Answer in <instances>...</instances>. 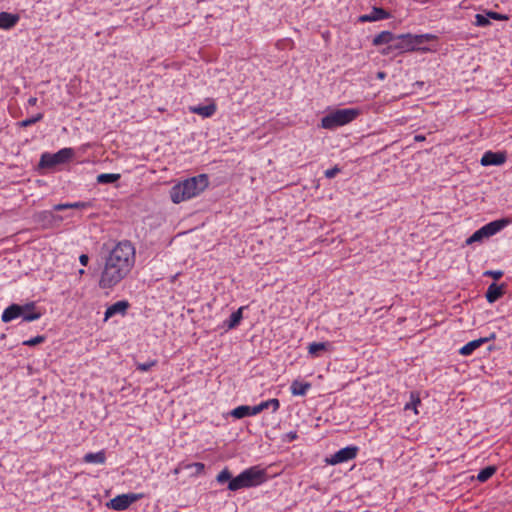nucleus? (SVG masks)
<instances>
[{
  "label": "nucleus",
  "instance_id": "obj_1",
  "mask_svg": "<svg viewBox=\"0 0 512 512\" xmlns=\"http://www.w3.org/2000/svg\"><path fill=\"white\" fill-rule=\"evenodd\" d=\"M136 261L134 245L128 240L118 242L105 257L98 285L101 289H112L132 271Z\"/></svg>",
  "mask_w": 512,
  "mask_h": 512
},
{
  "label": "nucleus",
  "instance_id": "obj_2",
  "mask_svg": "<svg viewBox=\"0 0 512 512\" xmlns=\"http://www.w3.org/2000/svg\"><path fill=\"white\" fill-rule=\"evenodd\" d=\"M208 186V177L205 174L194 176L175 184L170 190L173 203L179 204L198 196Z\"/></svg>",
  "mask_w": 512,
  "mask_h": 512
},
{
  "label": "nucleus",
  "instance_id": "obj_3",
  "mask_svg": "<svg viewBox=\"0 0 512 512\" xmlns=\"http://www.w3.org/2000/svg\"><path fill=\"white\" fill-rule=\"evenodd\" d=\"M438 38L434 34L426 33V34H400L396 35L395 42L393 43V47L396 48V51L399 54L421 51V52H429L430 48L424 47L423 44L429 41H436Z\"/></svg>",
  "mask_w": 512,
  "mask_h": 512
},
{
  "label": "nucleus",
  "instance_id": "obj_4",
  "mask_svg": "<svg viewBox=\"0 0 512 512\" xmlns=\"http://www.w3.org/2000/svg\"><path fill=\"white\" fill-rule=\"evenodd\" d=\"M267 481L266 470L260 466H252L242 471L228 483L230 491H238L243 488L256 487Z\"/></svg>",
  "mask_w": 512,
  "mask_h": 512
},
{
  "label": "nucleus",
  "instance_id": "obj_5",
  "mask_svg": "<svg viewBox=\"0 0 512 512\" xmlns=\"http://www.w3.org/2000/svg\"><path fill=\"white\" fill-rule=\"evenodd\" d=\"M360 114L358 109L344 108L334 110L321 119V127L328 130H334L338 127L349 124Z\"/></svg>",
  "mask_w": 512,
  "mask_h": 512
},
{
  "label": "nucleus",
  "instance_id": "obj_6",
  "mask_svg": "<svg viewBox=\"0 0 512 512\" xmlns=\"http://www.w3.org/2000/svg\"><path fill=\"white\" fill-rule=\"evenodd\" d=\"M512 223V220L509 218H502L488 224L482 226L480 229L476 230L470 237L466 239V244L471 245L476 242H482L484 239H488L491 236H494L502 229L507 227Z\"/></svg>",
  "mask_w": 512,
  "mask_h": 512
},
{
  "label": "nucleus",
  "instance_id": "obj_7",
  "mask_svg": "<svg viewBox=\"0 0 512 512\" xmlns=\"http://www.w3.org/2000/svg\"><path fill=\"white\" fill-rule=\"evenodd\" d=\"M74 157L75 150L71 147L62 148L56 153L45 152L40 157L39 167L52 169L57 165L71 162Z\"/></svg>",
  "mask_w": 512,
  "mask_h": 512
},
{
  "label": "nucleus",
  "instance_id": "obj_8",
  "mask_svg": "<svg viewBox=\"0 0 512 512\" xmlns=\"http://www.w3.org/2000/svg\"><path fill=\"white\" fill-rule=\"evenodd\" d=\"M359 448L355 445L346 446L325 459L328 465L346 463L357 457Z\"/></svg>",
  "mask_w": 512,
  "mask_h": 512
},
{
  "label": "nucleus",
  "instance_id": "obj_9",
  "mask_svg": "<svg viewBox=\"0 0 512 512\" xmlns=\"http://www.w3.org/2000/svg\"><path fill=\"white\" fill-rule=\"evenodd\" d=\"M143 494L128 493L117 495L108 503V507L116 511L126 510L132 503L140 500Z\"/></svg>",
  "mask_w": 512,
  "mask_h": 512
},
{
  "label": "nucleus",
  "instance_id": "obj_10",
  "mask_svg": "<svg viewBox=\"0 0 512 512\" xmlns=\"http://www.w3.org/2000/svg\"><path fill=\"white\" fill-rule=\"evenodd\" d=\"M25 308L26 309L33 308V302L26 303L24 305L11 304L6 309H4L2 316H1V320L4 323L11 322L12 320H14L16 318L21 317V315L23 314V310Z\"/></svg>",
  "mask_w": 512,
  "mask_h": 512
},
{
  "label": "nucleus",
  "instance_id": "obj_11",
  "mask_svg": "<svg viewBox=\"0 0 512 512\" xmlns=\"http://www.w3.org/2000/svg\"><path fill=\"white\" fill-rule=\"evenodd\" d=\"M506 152L487 151L483 154L480 163L482 166H499L506 162Z\"/></svg>",
  "mask_w": 512,
  "mask_h": 512
},
{
  "label": "nucleus",
  "instance_id": "obj_12",
  "mask_svg": "<svg viewBox=\"0 0 512 512\" xmlns=\"http://www.w3.org/2000/svg\"><path fill=\"white\" fill-rule=\"evenodd\" d=\"M390 17L389 12L380 7H373L371 12L368 14L361 15L359 17L360 22H375L379 20H385Z\"/></svg>",
  "mask_w": 512,
  "mask_h": 512
},
{
  "label": "nucleus",
  "instance_id": "obj_13",
  "mask_svg": "<svg viewBox=\"0 0 512 512\" xmlns=\"http://www.w3.org/2000/svg\"><path fill=\"white\" fill-rule=\"evenodd\" d=\"M128 308H129V302L128 301H126V300L118 301V302L110 305L106 309L104 320L106 321V320H108L109 318L113 317L116 314L125 315Z\"/></svg>",
  "mask_w": 512,
  "mask_h": 512
},
{
  "label": "nucleus",
  "instance_id": "obj_14",
  "mask_svg": "<svg viewBox=\"0 0 512 512\" xmlns=\"http://www.w3.org/2000/svg\"><path fill=\"white\" fill-rule=\"evenodd\" d=\"M217 110V106L214 102H211L208 105H197L189 107V111L191 113L200 115L204 118L212 117Z\"/></svg>",
  "mask_w": 512,
  "mask_h": 512
},
{
  "label": "nucleus",
  "instance_id": "obj_15",
  "mask_svg": "<svg viewBox=\"0 0 512 512\" xmlns=\"http://www.w3.org/2000/svg\"><path fill=\"white\" fill-rule=\"evenodd\" d=\"M19 20L20 17L18 14L0 12V29L9 30L16 26Z\"/></svg>",
  "mask_w": 512,
  "mask_h": 512
},
{
  "label": "nucleus",
  "instance_id": "obj_16",
  "mask_svg": "<svg viewBox=\"0 0 512 512\" xmlns=\"http://www.w3.org/2000/svg\"><path fill=\"white\" fill-rule=\"evenodd\" d=\"M231 416L236 419H241L244 417H250L257 415V409L256 406H248V405H241L236 408H234L230 412Z\"/></svg>",
  "mask_w": 512,
  "mask_h": 512
},
{
  "label": "nucleus",
  "instance_id": "obj_17",
  "mask_svg": "<svg viewBox=\"0 0 512 512\" xmlns=\"http://www.w3.org/2000/svg\"><path fill=\"white\" fill-rule=\"evenodd\" d=\"M504 294L503 285H497L496 283H492L488 286L485 297L489 303L496 302L499 298H501Z\"/></svg>",
  "mask_w": 512,
  "mask_h": 512
},
{
  "label": "nucleus",
  "instance_id": "obj_18",
  "mask_svg": "<svg viewBox=\"0 0 512 512\" xmlns=\"http://www.w3.org/2000/svg\"><path fill=\"white\" fill-rule=\"evenodd\" d=\"M489 338H479L476 340H472L465 344L460 350L459 353L463 356L471 355L476 349L481 347L484 343L488 342Z\"/></svg>",
  "mask_w": 512,
  "mask_h": 512
},
{
  "label": "nucleus",
  "instance_id": "obj_19",
  "mask_svg": "<svg viewBox=\"0 0 512 512\" xmlns=\"http://www.w3.org/2000/svg\"><path fill=\"white\" fill-rule=\"evenodd\" d=\"M395 37L396 35L390 31H382L373 38L372 44L374 46H380L384 44L388 45L392 42H395Z\"/></svg>",
  "mask_w": 512,
  "mask_h": 512
},
{
  "label": "nucleus",
  "instance_id": "obj_20",
  "mask_svg": "<svg viewBox=\"0 0 512 512\" xmlns=\"http://www.w3.org/2000/svg\"><path fill=\"white\" fill-rule=\"evenodd\" d=\"M310 388L311 384L309 382L295 380L290 386V391L294 396H304Z\"/></svg>",
  "mask_w": 512,
  "mask_h": 512
},
{
  "label": "nucleus",
  "instance_id": "obj_21",
  "mask_svg": "<svg viewBox=\"0 0 512 512\" xmlns=\"http://www.w3.org/2000/svg\"><path fill=\"white\" fill-rule=\"evenodd\" d=\"M242 318H243V307H240L238 310H236L235 312H233L230 315L229 319H227L224 322V325L228 330L234 329L240 324Z\"/></svg>",
  "mask_w": 512,
  "mask_h": 512
},
{
  "label": "nucleus",
  "instance_id": "obj_22",
  "mask_svg": "<svg viewBox=\"0 0 512 512\" xmlns=\"http://www.w3.org/2000/svg\"><path fill=\"white\" fill-rule=\"evenodd\" d=\"M83 461L85 463L104 464L106 461V453L104 450L98 451L96 453H87L84 455Z\"/></svg>",
  "mask_w": 512,
  "mask_h": 512
},
{
  "label": "nucleus",
  "instance_id": "obj_23",
  "mask_svg": "<svg viewBox=\"0 0 512 512\" xmlns=\"http://www.w3.org/2000/svg\"><path fill=\"white\" fill-rule=\"evenodd\" d=\"M42 316L41 311L38 310L36 304L33 302V308H25L21 315L23 321L31 322L38 320Z\"/></svg>",
  "mask_w": 512,
  "mask_h": 512
},
{
  "label": "nucleus",
  "instance_id": "obj_24",
  "mask_svg": "<svg viewBox=\"0 0 512 512\" xmlns=\"http://www.w3.org/2000/svg\"><path fill=\"white\" fill-rule=\"evenodd\" d=\"M329 346L328 342H312L308 345V353L312 357H319L320 352L326 351Z\"/></svg>",
  "mask_w": 512,
  "mask_h": 512
},
{
  "label": "nucleus",
  "instance_id": "obj_25",
  "mask_svg": "<svg viewBox=\"0 0 512 512\" xmlns=\"http://www.w3.org/2000/svg\"><path fill=\"white\" fill-rule=\"evenodd\" d=\"M255 406L258 414L269 408H272V411L276 412L280 407V402L278 399L273 398L266 401H262L261 403Z\"/></svg>",
  "mask_w": 512,
  "mask_h": 512
},
{
  "label": "nucleus",
  "instance_id": "obj_26",
  "mask_svg": "<svg viewBox=\"0 0 512 512\" xmlns=\"http://www.w3.org/2000/svg\"><path fill=\"white\" fill-rule=\"evenodd\" d=\"M497 468L495 466H487L484 469L480 470L477 475V480L479 482H486L490 479L495 473Z\"/></svg>",
  "mask_w": 512,
  "mask_h": 512
},
{
  "label": "nucleus",
  "instance_id": "obj_27",
  "mask_svg": "<svg viewBox=\"0 0 512 512\" xmlns=\"http://www.w3.org/2000/svg\"><path fill=\"white\" fill-rule=\"evenodd\" d=\"M120 179V174L102 173L97 176V182L100 184L114 183Z\"/></svg>",
  "mask_w": 512,
  "mask_h": 512
},
{
  "label": "nucleus",
  "instance_id": "obj_28",
  "mask_svg": "<svg viewBox=\"0 0 512 512\" xmlns=\"http://www.w3.org/2000/svg\"><path fill=\"white\" fill-rule=\"evenodd\" d=\"M421 403L419 394L416 392L410 393V401L405 404L404 409L405 410H413L415 414H418L417 406Z\"/></svg>",
  "mask_w": 512,
  "mask_h": 512
},
{
  "label": "nucleus",
  "instance_id": "obj_29",
  "mask_svg": "<svg viewBox=\"0 0 512 512\" xmlns=\"http://www.w3.org/2000/svg\"><path fill=\"white\" fill-rule=\"evenodd\" d=\"M44 117V114L43 113H37L36 115L30 117V118H27V119H24L20 122H18V126L22 127V128H26L28 126H31L39 121H41Z\"/></svg>",
  "mask_w": 512,
  "mask_h": 512
},
{
  "label": "nucleus",
  "instance_id": "obj_30",
  "mask_svg": "<svg viewBox=\"0 0 512 512\" xmlns=\"http://www.w3.org/2000/svg\"><path fill=\"white\" fill-rule=\"evenodd\" d=\"M474 24L478 27H486V26H489L491 23H490V20H489V17L487 16V14L486 15L476 14Z\"/></svg>",
  "mask_w": 512,
  "mask_h": 512
},
{
  "label": "nucleus",
  "instance_id": "obj_31",
  "mask_svg": "<svg viewBox=\"0 0 512 512\" xmlns=\"http://www.w3.org/2000/svg\"><path fill=\"white\" fill-rule=\"evenodd\" d=\"M156 365H157V360H150V361H147L145 363H137L136 364V369L141 371V372H147L152 367H154Z\"/></svg>",
  "mask_w": 512,
  "mask_h": 512
},
{
  "label": "nucleus",
  "instance_id": "obj_32",
  "mask_svg": "<svg viewBox=\"0 0 512 512\" xmlns=\"http://www.w3.org/2000/svg\"><path fill=\"white\" fill-rule=\"evenodd\" d=\"M217 481L218 483L220 484H223L227 481H231L233 478H232V475L230 473V471L228 469H223L218 475H217Z\"/></svg>",
  "mask_w": 512,
  "mask_h": 512
},
{
  "label": "nucleus",
  "instance_id": "obj_33",
  "mask_svg": "<svg viewBox=\"0 0 512 512\" xmlns=\"http://www.w3.org/2000/svg\"><path fill=\"white\" fill-rule=\"evenodd\" d=\"M45 341V337L42 336V335H38L34 338H31L29 340H26L23 342V345H26V346H35V345H38L40 343H43Z\"/></svg>",
  "mask_w": 512,
  "mask_h": 512
},
{
  "label": "nucleus",
  "instance_id": "obj_34",
  "mask_svg": "<svg viewBox=\"0 0 512 512\" xmlns=\"http://www.w3.org/2000/svg\"><path fill=\"white\" fill-rule=\"evenodd\" d=\"M487 16L489 17V19L498 20V21L508 20L507 15L501 14L498 12H494V11H487Z\"/></svg>",
  "mask_w": 512,
  "mask_h": 512
},
{
  "label": "nucleus",
  "instance_id": "obj_35",
  "mask_svg": "<svg viewBox=\"0 0 512 512\" xmlns=\"http://www.w3.org/2000/svg\"><path fill=\"white\" fill-rule=\"evenodd\" d=\"M72 209H86L92 206L91 202L78 201L71 203Z\"/></svg>",
  "mask_w": 512,
  "mask_h": 512
},
{
  "label": "nucleus",
  "instance_id": "obj_36",
  "mask_svg": "<svg viewBox=\"0 0 512 512\" xmlns=\"http://www.w3.org/2000/svg\"><path fill=\"white\" fill-rule=\"evenodd\" d=\"M340 172V169L338 167H333L331 169H328L325 171L326 178H334L338 173Z\"/></svg>",
  "mask_w": 512,
  "mask_h": 512
},
{
  "label": "nucleus",
  "instance_id": "obj_37",
  "mask_svg": "<svg viewBox=\"0 0 512 512\" xmlns=\"http://www.w3.org/2000/svg\"><path fill=\"white\" fill-rule=\"evenodd\" d=\"M485 275L490 276V277L494 278L495 280H498L503 276V272L500 270H497V271L490 270V271H486Z\"/></svg>",
  "mask_w": 512,
  "mask_h": 512
},
{
  "label": "nucleus",
  "instance_id": "obj_38",
  "mask_svg": "<svg viewBox=\"0 0 512 512\" xmlns=\"http://www.w3.org/2000/svg\"><path fill=\"white\" fill-rule=\"evenodd\" d=\"M53 209L55 211H62V210H66V209H72V206H71V203H60V204L54 205Z\"/></svg>",
  "mask_w": 512,
  "mask_h": 512
},
{
  "label": "nucleus",
  "instance_id": "obj_39",
  "mask_svg": "<svg viewBox=\"0 0 512 512\" xmlns=\"http://www.w3.org/2000/svg\"><path fill=\"white\" fill-rule=\"evenodd\" d=\"M188 467H194L197 474L203 473V471L205 469V465L201 462L193 463V464L189 465Z\"/></svg>",
  "mask_w": 512,
  "mask_h": 512
},
{
  "label": "nucleus",
  "instance_id": "obj_40",
  "mask_svg": "<svg viewBox=\"0 0 512 512\" xmlns=\"http://www.w3.org/2000/svg\"><path fill=\"white\" fill-rule=\"evenodd\" d=\"M396 51V48L393 47V42L388 44V46L381 50L382 55H389L390 53Z\"/></svg>",
  "mask_w": 512,
  "mask_h": 512
},
{
  "label": "nucleus",
  "instance_id": "obj_41",
  "mask_svg": "<svg viewBox=\"0 0 512 512\" xmlns=\"http://www.w3.org/2000/svg\"><path fill=\"white\" fill-rule=\"evenodd\" d=\"M79 262L82 266H87L89 262V256L87 254H81L79 256Z\"/></svg>",
  "mask_w": 512,
  "mask_h": 512
},
{
  "label": "nucleus",
  "instance_id": "obj_42",
  "mask_svg": "<svg viewBox=\"0 0 512 512\" xmlns=\"http://www.w3.org/2000/svg\"><path fill=\"white\" fill-rule=\"evenodd\" d=\"M285 437H286V440L291 442V441L296 440L298 438V435H297V432L291 431V432L287 433Z\"/></svg>",
  "mask_w": 512,
  "mask_h": 512
},
{
  "label": "nucleus",
  "instance_id": "obj_43",
  "mask_svg": "<svg viewBox=\"0 0 512 512\" xmlns=\"http://www.w3.org/2000/svg\"><path fill=\"white\" fill-rule=\"evenodd\" d=\"M37 98L36 97H30L27 101V104L29 106H35L37 104Z\"/></svg>",
  "mask_w": 512,
  "mask_h": 512
},
{
  "label": "nucleus",
  "instance_id": "obj_44",
  "mask_svg": "<svg viewBox=\"0 0 512 512\" xmlns=\"http://www.w3.org/2000/svg\"><path fill=\"white\" fill-rule=\"evenodd\" d=\"M424 139H425V137H424V136H422V135H416V136H415V140H416V141H423Z\"/></svg>",
  "mask_w": 512,
  "mask_h": 512
},
{
  "label": "nucleus",
  "instance_id": "obj_45",
  "mask_svg": "<svg viewBox=\"0 0 512 512\" xmlns=\"http://www.w3.org/2000/svg\"><path fill=\"white\" fill-rule=\"evenodd\" d=\"M378 77L383 79L385 77V73L384 72H379L378 73Z\"/></svg>",
  "mask_w": 512,
  "mask_h": 512
},
{
  "label": "nucleus",
  "instance_id": "obj_46",
  "mask_svg": "<svg viewBox=\"0 0 512 512\" xmlns=\"http://www.w3.org/2000/svg\"><path fill=\"white\" fill-rule=\"evenodd\" d=\"M78 274H79L80 276L84 275V274H85V270H84V269H80V270L78 271Z\"/></svg>",
  "mask_w": 512,
  "mask_h": 512
}]
</instances>
